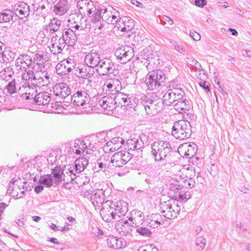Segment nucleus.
<instances>
[{
    "label": "nucleus",
    "mask_w": 251,
    "mask_h": 251,
    "mask_svg": "<svg viewBox=\"0 0 251 251\" xmlns=\"http://www.w3.org/2000/svg\"><path fill=\"white\" fill-rule=\"evenodd\" d=\"M76 71L78 72L81 77L85 79L91 78L94 74V71L91 70V68L87 65L81 68L78 67Z\"/></svg>",
    "instance_id": "obj_35"
},
{
    "label": "nucleus",
    "mask_w": 251,
    "mask_h": 251,
    "mask_svg": "<svg viewBox=\"0 0 251 251\" xmlns=\"http://www.w3.org/2000/svg\"><path fill=\"white\" fill-rule=\"evenodd\" d=\"M74 69L75 62L71 59L63 60L56 66V73L60 75H67Z\"/></svg>",
    "instance_id": "obj_15"
},
{
    "label": "nucleus",
    "mask_w": 251,
    "mask_h": 251,
    "mask_svg": "<svg viewBox=\"0 0 251 251\" xmlns=\"http://www.w3.org/2000/svg\"><path fill=\"white\" fill-rule=\"evenodd\" d=\"M16 6V5L15 6ZM30 12L29 6L24 2H20L15 8V13L20 19L27 17Z\"/></svg>",
    "instance_id": "obj_27"
},
{
    "label": "nucleus",
    "mask_w": 251,
    "mask_h": 251,
    "mask_svg": "<svg viewBox=\"0 0 251 251\" xmlns=\"http://www.w3.org/2000/svg\"><path fill=\"white\" fill-rule=\"evenodd\" d=\"M172 46L175 50L180 53H183L185 51V50L182 47L178 45L176 42L172 43Z\"/></svg>",
    "instance_id": "obj_63"
},
{
    "label": "nucleus",
    "mask_w": 251,
    "mask_h": 251,
    "mask_svg": "<svg viewBox=\"0 0 251 251\" xmlns=\"http://www.w3.org/2000/svg\"><path fill=\"white\" fill-rule=\"evenodd\" d=\"M173 202L174 203L172 204V201H169L162 203L161 212L164 213L163 216L167 219H171L176 217L180 211V207L178 203Z\"/></svg>",
    "instance_id": "obj_10"
},
{
    "label": "nucleus",
    "mask_w": 251,
    "mask_h": 251,
    "mask_svg": "<svg viewBox=\"0 0 251 251\" xmlns=\"http://www.w3.org/2000/svg\"><path fill=\"white\" fill-rule=\"evenodd\" d=\"M104 11L103 13H105L107 11L106 8L101 9L97 8V10L95 12H93V13L90 15V17H92V22L96 24L99 22H100L102 17L101 16V13L102 11Z\"/></svg>",
    "instance_id": "obj_44"
},
{
    "label": "nucleus",
    "mask_w": 251,
    "mask_h": 251,
    "mask_svg": "<svg viewBox=\"0 0 251 251\" xmlns=\"http://www.w3.org/2000/svg\"><path fill=\"white\" fill-rule=\"evenodd\" d=\"M64 39L61 36L58 40V42L51 43L50 47V52L53 54H56L60 53L66 45Z\"/></svg>",
    "instance_id": "obj_32"
},
{
    "label": "nucleus",
    "mask_w": 251,
    "mask_h": 251,
    "mask_svg": "<svg viewBox=\"0 0 251 251\" xmlns=\"http://www.w3.org/2000/svg\"><path fill=\"white\" fill-rule=\"evenodd\" d=\"M100 105L108 111H112L117 106L114 97L106 96L102 97L99 101Z\"/></svg>",
    "instance_id": "obj_22"
},
{
    "label": "nucleus",
    "mask_w": 251,
    "mask_h": 251,
    "mask_svg": "<svg viewBox=\"0 0 251 251\" xmlns=\"http://www.w3.org/2000/svg\"><path fill=\"white\" fill-rule=\"evenodd\" d=\"M123 225L124 226H130V225L128 224V222L127 220H119L117 222V224L115 225L116 228H119L118 227L123 226Z\"/></svg>",
    "instance_id": "obj_60"
},
{
    "label": "nucleus",
    "mask_w": 251,
    "mask_h": 251,
    "mask_svg": "<svg viewBox=\"0 0 251 251\" xmlns=\"http://www.w3.org/2000/svg\"><path fill=\"white\" fill-rule=\"evenodd\" d=\"M175 106L176 109L179 112H183L185 110H188L190 108V101L186 99L179 100L178 102L175 103Z\"/></svg>",
    "instance_id": "obj_36"
},
{
    "label": "nucleus",
    "mask_w": 251,
    "mask_h": 251,
    "mask_svg": "<svg viewBox=\"0 0 251 251\" xmlns=\"http://www.w3.org/2000/svg\"><path fill=\"white\" fill-rule=\"evenodd\" d=\"M39 182L47 187H50L55 184L54 180L51 174H47L41 176L39 179Z\"/></svg>",
    "instance_id": "obj_37"
},
{
    "label": "nucleus",
    "mask_w": 251,
    "mask_h": 251,
    "mask_svg": "<svg viewBox=\"0 0 251 251\" xmlns=\"http://www.w3.org/2000/svg\"><path fill=\"white\" fill-rule=\"evenodd\" d=\"M115 55L121 63H126L130 60L134 55L133 48L129 46L121 47L116 50Z\"/></svg>",
    "instance_id": "obj_13"
},
{
    "label": "nucleus",
    "mask_w": 251,
    "mask_h": 251,
    "mask_svg": "<svg viewBox=\"0 0 251 251\" xmlns=\"http://www.w3.org/2000/svg\"><path fill=\"white\" fill-rule=\"evenodd\" d=\"M190 198V193L188 192H186L184 189L181 191L176 192L175 194V200H177V201H179L181 202H186Z\"/></svg>",
    "instance_id": "obj_43"
},
{
    "label": "nucleus",
    "mask_w": 251,
    "mask_h": 251,
    "mask_svg": "<svg viewBox=\"0 0 251 251\" xmlns=\"http://www.w3.org/2000/svg\"><path fill=\"white\" fill-rule=\"evenodd\" d=\"M33 66L32 69L35 71H44L45 65V59L44 58L43 54L35 53L32 58Z\"/></svg>",
    "instance_id": "obj_24"
},
{
    "label": "nucleus",
    "mask_w": 251,
    "mask_h": 251,
    "mask_svg": "<svg viewBox=\"0 0 251 251\" xmlns=\"http://www.w3.org/2000/svg\"><path fill=\"white\" fill-rule=\"evenodd\" d=\"M151 218V221H154L157 225H160L161 223L163 221V220L161 215L158 213L152 214Z\"/></svg>",
    "instance_id": "obj_56"
},
{
    "label": "nucleus",
    "mask_w": 251,
    "mask_h": 251,
    "mask_svg": "<svg viewBox=\"0 0 251 251\" xmlns=\"http://www.w3.org/2000/svg\"><path fill=\"white\" fill-rule=\"evenodd\" d=\"M65 173L64 170L60 166H56L54 168L51 170V175H53L55 184L58 185L60 182L63 181V186L67 187L66 185L69 182L73 181L71 176L69 175V170Z\"/></svg>",
    "instance_id": "obj_8"
},
{
    "label": "nucleus",
    "mask_w": 251,
    "mask_h": 251,
    "mask_svg": "<svg viewBox=\"0 0 251 251\" xmlns=\"http://www.w3.org/2000/svg\"><path fill=\"white\" fill-rule=\"evenodd\" d=\"M31 84L34 85V86H35L36 87L40 86H44L46 84V82L45 81L39 72H38L37 71H36V73L34 76L33 81L31 82Z\"/></svg>",
    "instance_id": "obj_45"
},
{
    "label": "nucleus",
    "mask_w": 251,
    "mask_h": 251,
    "mask_svg": "<svg viewBox=\"0 0 251 251\" xmlns=\"http://www.w3.org/2000/svg\"><path fill=\"white\" fill-rule=\"evenodd\" d=\"M122 154L121 152H118L113 154L111 157L109 163H111L112 166L115 167H123L124 165L126 164V161L123 160Z\"/></svg>",
    "instance_id": "obj_33"
},
{
    "label": "nucleus",
    "mask_w": 251,
    "mask_h": 251,
    "mask_svg": "<svg viewBox=\"0 0 251 251\" xmlns=\"http://www.w3.org/2000/svg\"><path fill=\"white\" fill-rule=\"evenodd\" d=\"M104 86L107 88L106 91L108 92V95H110V96L114 97V95H116L117 93L119 92V91L116 90L114 87H108V83H105Z\"/></svg>",
    "instance_id": "obj_55"
},
{
    "label": "nucleus",
    "mask_w": 251,
    "mask_h": 251,
    "mask_svg": "<svg viewBox=\"0 0 251 251\" xmlns=\"http://www.w3.org/2000/svg\"><path fill=\"white\" fill-rule=\"evenodd\" d=\"M14 75L12 69L10 67L4 68L0 72V76L5 80L8 81Z\"/></svg>",
    "instance_id": "obj_46"
},
{
    "label": "nucleus",
    "mask_w": 251,
    "mask_h": 251,
    "mask_svg": "<svg viewBox=\"0 0 251 251\" xmlns=\"http://www.w3.org/2000/svg\"><path fill=\"white\" fill-rule=\"evenodd\" d=\"M138 102L143 105L148 114H152V110L155 109L156 107L162 101L155 93L142 94L138 96Z\"/></svg>",
    "instance_id": "obj_5"
},
{
    "label": "nucleus",
    "mask_w": 251,
    "mask_h": 251,
    "mask_svg": "<svg viewBox=\"0 0 251 251\" xmlns=\"http://www.w3.org/2000/svg\"><path fill=\"white\" fill-rule=\"evenodd\" d=\"M97 164L99 168L103 171H105L107 169H108L109 166H110L109 163V164L107 165L106 163H103V162H99V160L97 162Z\"/></svg>",
    "instance_id": "obj_62"
},
{
    "label": "nucleus",
    "mask_w": 251,
    "mask_h": 251,
    "mask_svg": "<svg viewBox=\"0 0 251 251\" xmlns=\"http://www.w3.org/2000/svg\"><path fill=\"white\" fill-rule=\"evenodd\" d=\"M107 134L105 133L104 132H102L100 133H99L98 135L97 136V140L98 142L104 143L105 142H107V140L105 139L107 136Z\"/></svg>",
    "instance_id": "obj_57"
},
{
    "label": "nucleus",
    "mask_w": 251,
    "mask_h": 251,
    "mask_svg": "<svg viewBox=\"0 0 251 251\" xmlns=\"http://www.w3.org/2000/svg\"><path fill=\"white\" fill-rule=\"evenodd\" d=\"M131 226H123L119 227V228H116L117 230L119 231L120 234L122 235H126L127 236L128 234H130L131 232L132 231L131 228H130Z\"/></svg>",
    "instance_id": "obj_51"
},
{
    "label": "nucleus",
    "mask_w": 251,
    "mask_h": 251,
    "mask_svg": "<svg viewBox=\"0 0 251 251\" xmlns=\"http://www.w3.org/2000/svg\"><path fill=\"white\" fill-rule=\"evenodd\" d=\"M129 170L130 168L129 167H125L117 172V175L120 176H124L129 173Z\"/></svg>",
    "instance_id": "obj_61"
},
{
    "label": "nucleus",
    "mask_w": 251,
    "mask_h": 251,
    "mask_svg": "<svg viewBox=\"0 0 251 251\" xmlns=\"http://www.w3.org/2000/svg\"><path fill=\"white\" fill-rule=\"evenodd\" d=\"M147 178L145 179V181L148 184L154 185L158 179L159 174L157 172V169L156 167L154 168L151 166L147 171Z\"/></svg>",
    "instance_id": "obj_26"
},
{
    "label": "nucleus",
    "mask_w": 251,
    "mask_h": 251,
    "mask_svg": "<svg viewBox=\"0 0 251 251\" xmlns=\"http://www.w3.org/2000/svg\"><path fill=\"white\" fill-rule=\"evenodd\" d=\"M71 103L74 106H80L88 104L91 100L89 94L85 90H77L71 96Z\"/></svg>",
    "instance_id": "obj_12"
},
{
    "label": "nucleus",
    "mask_w": 251,
    "mask_h": 251,
    "mask_svg": "<svg viewBox=\"0 0 251 251\" xmlns=\"http://www.w3.org/2000/svg\"><path fill=\"white\" fill-rule=\"evenodd\" d=\"M138 102V98L133 97H130L128 95V98L126 100L124 106L126 107V110H130V109H134L137 105Z\"/></svg>",
    "instance_id": "obj_40"
},
{
    "label": "nucleus",
    "mask_w": 251,
    "mask_h": 251,
    "mask_svg": "<svg viewBox=\"0 0 251 251\" xmlns=\"http://www.w3.org/2000/svg\"><path fill=\"white\" fill-rule=\"evenodd\" d=\"M129 94H125L123 92L120 91L116 95H114V99L117 105V106L121 105V106H124L126 100L128 98Z\"/></svg>",
    "instance_id": "obj_39"
},
{
    "label": "nucleus",
    "mask_w": 251,
    "mask_h": 251,
    "mask_svg": "<svg viewBox=\"0 0 251 251\" xmlns=\"http://www.w3.org/2000/svg\"><path fill=\"white\" fill-rule=\"evenodd\" d=\"M183 148H186L189 147V148L187 149V151H184V156L190 158L191 157H193L195 153V151H194V149H192V147L190 145H187V144H185L184 146H182Z\"/></svg>",
    "instance_id": "obj_53"
},
{
    "label": "nucleus",
    "mask_w": 251,
    "mask_h": 251,
    "mask_svg": "<svg viewBox=\"0 0 251 251\" xmlns=\"http://www.w3.org/2000/svg\"><path fill=\"white\" fill-rule=\"evenodd\" d=\"M36 87L29 82L28 84H24L18 89L19 95L21 96L22 98L25 100L33 99L35 96H36Z\"/></svg>",
    "instance_id": "obj_16"
},
{
    "label": "nucleus",
    "mask_w": 251,
    "mask_h": 251,
    "mask_svg": "<svg viewBox=\"0 0 251 251\" xmlns=\"http://www.w3.org/2000/svg\"><path fill=\"white\" fill-rule=\"evenodd\" d=\"M61 25V21L56 18H53L48 25V28L50 33L57 31Z\"/></svg>",
    "instance_id": "obj_38"
},
{
    "label": "nucleus",
    "mask_w": 251,
    "mask_h": 251,
    "mask_svg": "<svg viewBox=\"0 0 251 251\" xmlns=\"http://www.w3.org/2000/svg\"><path fill=\"white\" fill-rule=\"evenodd\" d=\"M128 218L129 221L132 222L130 226L135 227L142 225L144 220V215L142 211L134 209L130 213V215Z\"/></svg>",
    "instance_id": "obj_21"
},
{
    "label": "nucleus",
    "mask_w": 251,
    "mask_h": 251,
    "mask_svg": "<svg viewBox=\"0 0 251 251\" xmlns=\"http://www.w3.org/2000/svg\"><path fill=\"white\" fill-rule=\"evenodd\" d=\"M103 192L100 189L92 192L91 199L96 209L100 210L102 219L110 223L125 216L128 211V204L124 201H113L106 200L103 197Z\"/></svg>",
    "instance_id": "obj_1"
},
{
    "label": "nucleus",
    "mask_w": 251,
    "mask_h": 251,
    "mask_svg": "<svg viewBox=\"0 0 251 251\" xmlns=\"http://www.w3.org/2000/svg\"><path fill=\"white\" fill-rule=\"evenodd\" d=\"M166 75L160 70H153L146 76L145 83L148 90H154L165 85Z\"/></svg>",
    "instance_id": "obj_3"
},
{
    "label": "nucleus",
    "mask_w": 251,
    "mask_h": 251,
    "mask_svg": "<svg viewBox=\"0 0 251 251\" xmlns=\"http://www.w3.org/2000/svg\"><path fill=\"white\" fill-rule=\"evenodd\" d=\"M96 72L100 75L104 76L108 75H114L117 71L115 70L114 63L109 58L102 57L101 60L96 69Z\"/></svg>",
    "instance_id": "obj_7"
},
{
    "label": "nucleus",
    "mask_w": 251,
    "mask_h": 251,
    "mask_svg": "<svg viewBox=\"0 0 251 251\" xmlns=\"http://www.w3.org/2000/svg\"><path fill=\"white\" fill-rule=\"evenodd\" d=\"M88 165V160L83 156L77 158L74 165L68 166L67 170H69V175L73 178V180L77 177V174L83 171Z\"/></svg>",
    "instance_id": "obj_9"
},
{
    "label": "nucleus",
    "mask_w": 251,
    "mask_h": 251,
    "mask_svg": "<svg viewBox=\"0 0 251 251\" xmlns=\"http://www.w3.org/2000/svg\"><path fill=\"white\" fill-rule=\"evenodd\" d=\"M62 38L64 39L66 45L73 46L75 45L77 37L74 31L72 29H69L62 33Z\"/></svg>",
    "instance_id": "obj_29"
},
{
    "label": "nucleus",
    "mask_w": 251,
    "mask_h": 251,
    "mask_svg": "<svg viewBox=\"0 0 251 251\" xmlns=\"http://www.w3.org/2000/svg\"><path fill=\"white\" fill-rule=\"evenodd\" d=\"M192 133L190 123L185 120H179L175 122L172 127V135L179 140L189 138Z\"/></svg>",
    "instance_id": "obj_4"
},
{
    "label": "nucleus",
    "mask_w": 251,
    "mask_h": 251,
    "mask_svg": "<svg viewBox=\"0 0 251 251\" xmlns=\"http://www.w3.org/2000/svg\"><path fill=\"white\" fill-rule=\"evenodd\" d=\"M50 94L48 92H43L36 95L31 102L38 105H47V107L50 106L53 108L55 107V109H58L60 106L59 102L56 101L53 106L52 103H50Z\"/></svg>",
    "instance_id": "obj_11"
},
{
    "label": "nucleus",
    "mask_w": 251,
    "mask_h": 251,
    "mask_svg": "<svg viewBox=\"0 0 251 251\" xmlns=\"http://www.w3.org/2000/svg\"><path fill=\"white\" fill-rule=\"evenodd\" d=\"M69 9L67 0H59L58 3L54 5L53 11L57 15L62 16L67 12Z\"/></svg>",
    "instance_id": "obj_31"
},
{
    "label": "nucleus",
    "mask_w": 251,
    "mask_h": 251,
    "mask_svg": "<svg viewBox=\"0 0 251 251\" xmlns=\"http://www.w3.org/2000/svg\"><path fill=\"white\" fill-rule=\"evenodd\" d=\"M107 243L111 248L115 249H121L126 246V241L122 238H118L115 236H109L107 239Z\"/></svg>",
    "instance_id": "obj_25"
},
{
    "label": "nucleus",
    "mask_w": 251,
    "mask_h": 251,
    "mask_svg": "<svg viewBox=\"0 0 251 251\" xmlns=\"http://www.w3.org/2000/svg\"><path fill=\"white\" fill-rule=\"evenodd\" d=\"M125 143V140L120 137L113 138L111 141L106 142L103 146V151H113L120 149Z\"/></svg>",
    "instance_id": "obj_18"
},
{
    "label": "nucleus",
    "mask_w": 251,
    "mask_h": 251,
    "mask_svg": "<svg viewBox=\"0 0 251 251\" xmlns=\"http://www.w3.org/2000/svg\"><path fill=\"white\" fill-rule=\"evenodd\" d=\"M122 159L123 160L126 161L127 164V162L131 159L132 156L131 154L128 152L122 153Z\"/></svg>",
    "instance_id": "obj_64"
},
{
    "label": "nucleus",
    "mask_w": 251,
    "mask_h": 251,
    "mask_svg": "<svg viewBox=\"0 0 251 251\" xmlns=\"http://www.w3.org/2000/svg\"><path fill=\"white\" fill-rule=\"evenodd\" d=\"M2 59L6 62H10L15 58L16 54L13 51L7 50L1 52Z\"/></svg>",
    "instance_id": "obj_47"
},
{
    "label": "nucleus",
    "mask_w": 251,
    "mask_h": 251,
    "mask_svg": "<svg viewBox=\"0 0 251 251\" xmlns=\"http://www.w3.org/2000/svg\"><path fill=\"white\" fill-rule=\"evenodd\" d=\"M160 20L162 25H165L167 23L168 25H171L174 23L173 20L167 16H163Z\"/></svg>",
    "instance_id": "obj_58"
},
{
    "label": "nucleus",
    "mask_w": 251,
    "mask_h": 251,
    "mask_svg": "<svg viewBox=\"0 0 251 251\" xmlns=\"http://www.w3.org/2000/svg\"><path fill=\"white\" fill-rule=\"evenodd\" d=\"M13 19V11L5 9L0 13V23L9 22Z\"/></svg>",
    "instance_id": "obj_42"
},
{
    "label": "nucleus",
    "mask_w": 251,
    "mask_h": 251,
    "mask_svg": "<svg viewBox=\"0 0 251 251\" xmlns=\"http://www.w3.org/2000/svg\"><path fill=\"white\" fill-rule=\"evenodd\" d=\"M195 245L198 247V251H201L206 245L205 239L202 236L198 237L196 240Z\"/></svg>",
    "instance_id": "obj_50"
},
{
    "label": "nucleus",
    "mask_w": 251,
    "mask_h": 251,
    "mask_svg": "<svg viewBox=\"0 0 251 251\" xmlns=\"http://www.w3.org/2000/svg\"><path fill=\"white\" fill-rule=\"evenodd\" d=\"M102 57L100 54L96 51H91L85 57V63L91 68H95L98 67Z\"/></svg>",
    "instance_id": "obj_20"
},
{
    "label": "nucleus",
    "mask_w": 251,
    "mask_h": 251,
    "mask_svg": "<svg viewBox=\"0 0 251 251\" xmlns=\"http://www.w3.org/2000/svg\"><path fill=\"white\" fill-rule=\"evenodd\" d=\"M186 177V179L182 181L184 187L190 189L194 188L196 184L195 180L192 177Z\"/></svg>",
    "instance_id": "obj_52"
},
{
    "label": "nucleus",
    "mask_w": 251,
    "mask_h": 251,
    "mask_svg": "<svg viewBox=\"0 0 251 251\" xmlns=\"http://www.w3.org/2000/svg\"><path fill=\"white\" fill-rule=\"evenodd\" d=\"M11 191L12 192L11 194L13 195V198L15 199H18L24 197L25 193V191H21L20 193H19L14 189V188H12Z\"/></svg>",
    "instance_id": "obj_54"
},
{
    "label": "nucleus",
    "mask_w": 251,
    "mask_h": 251,
    "mask_svg": "<svg viewBox=\"0 0 251 251\" xmlns=\"http://www.w3.org/2000/svg\"><path fill=\"white\" fill-rule=\"evenodd\" d=\"M5 89L7 90V92L11 95L17 92L18 93V90L17 91V84L16 82L15 79H13L9 82L6 86Z\"/></svg>",
    "instance_id": "obj_48"
},
{
    "label": "nucleus",
    "mask_w": 251,
    "mask_h": 251,
    "mask_svg": "<svg viewBox=\"0 0 251 251\" xmlns=\"http://www.w3.org/2000/svg\"><path fill=\"white\" fill-rule=\"evenodd\" d=\"M136 227V232L140 235L145 237H151L152 235V232L150 229L144 226H138Z\"/></svg>",
    "instance_id": "obj_41"
},
{
    "label": "nucleus",
    "mask_w": 251,
    "mask_h": 251,
    "mask_svg": "<svg viewBox=\"0 0 251 251\" xmlns=\"http://www.w3.org/2000/svg\"><path fill=\"white\" fill-rule=\"evenodd\" d=\"M117 23V26H118V28L121 27V31H129L134 27L133 20L131 19H128L127 17H124L122 20L120 19L119 21H116Z\"/></svg>",
    "instance_id": "obj_28"
},
{
    "label": "nucleus",
    "mask_w": 251,
    "mask_h": 251,
    "mask_svg": "<svg viewBox=\"0 0 251 251\" xmlns=\"http://www.w3.org/2000/svg\"><path fill=\"white\" fill-rule=\"evenodd\" d=\"M182 181L183 180H172L170 184L169 194L172 195L174 199H175V194L176 192H178L184 189V186Z\"/></svg>",
    "instance_id": "obj_30"
},
{
    "label": "nucleus",
    "mask_w": 251,
    "mask_h": 251,
    "mask_svg": "<svg viewBox=\"0 0 251 251\" xmlns=\"http://www.w3.org/2000/svg\"><path fill=\"white\" fill-rule=\"evenodd\" d=\"M16 66L17 70L25 72L29 68H32V57L27 54H21L17 59Z\"/></svg>",
    "instance_id": "obj_14"
},
{
    "label": "nucleus",
    "mask_w": 251,
    "mask_h": 251,
    "mask_svg": "<svg viewBox=\"0 0 251 251\" xmlns=\"http://www.w3.org/2000/svg\"><path fill=\"white\" fill-rule=\"evenodd\" d=\"M173 152V150L169 142L158 140L151 144V154L155 162L166 160Z\"/></svg>",
    "instance_id": "obj_2"
},
{
    "label": "nucleus",
    "mask_w": 251,
    "mask_h": 251,
    "mask_svg": "<svg viewBox=\"0 0 251 251\" xmlns=\"http://www.w3.org/2000/svg\"><path fill=\"white\" fill-rule=\"evenodd\" d=\"M87 149V143L83 140L76 139L73 145H71L70 150L76 155L84 154L85 150ZM84 155V154H83Z\"/></svg>",
    "instance_id": "obj_23"
},
{
    "label": "nucleus",
    "mask_w": 251,
    "mask_h": 251,
    "mask_svg": "<svg viewBox=\"0 0 251 251\" xmlns=\"http://www.w3.org/2000/svg\"><path fill=\"white\" fill-rule=\"evenodd\" d=\"M199 85L206 92H210V85L206 81H201L199 82Z\"/></svg>",
    "instance_id": "obj_59"
},
{
    "label": "nucleus",
    "mask_w": 251,
    "mask_h": 251,
    "mask_svg": "<svg viewBox=\"0 0 251 251\" xmlns=\"http://www.w3.org/2000/svg\"><path fill=\"white\" fill-rule=\"evenodd\" d=\"M53 95L59 99H64L72 93L71 89L64 83L56 84L52 88Z\"/></svg>",
    "instance_id": "obj_17"
},
{
    "label": "nucleus",
    "mask_w": 251,
    "mask_h": 251,
    "mask_svg": "<svg viewBox=\"0 0 251 251\" xmlns=\"http://www.w3.org/2000/svg\"><path fill=\"white\" fill-rule=\"evenodd\" d=\"M139 139L134 138L127 140L126 144L124 145L125 149L128 151H134L142 148L144 145V140L146 138V135L143 134L139 136Z\"/></svg>",
    "instance_id": "obj_19"
},
{
    "label": "nucleus",
    "mask_w": 251,
    "mask_h": 251,
    "mask_svg": "<svg viewBox=\"0 0 251 251\" xmlns=\"http://www.w3.org/2000/svg\"><path fill=\"white\" fill-rule=\"evenodd\" d=\"M112 76L110 75V77H108L111 80L108 83V87H114L117 91H121L122 90V83L121 81L118 79L112 78Z\"/></svg>",
    "instance_id": "obj_49"
},
{
    "label": "nucleus",
    "mask_w": 251,
    "mask_h": 251,
    "mask_svg": "<svg viewBox=\"0 0 251 251\" xmlns=\"http://www.w3.org/2000/svg\"><path fill=\"white\" fill-rule=\"evenodd\" d=\"M83 4L87 6L88 15L89 16H90L93 12H95L97 10L96 6L94 4V2L91 0H81L78 1L77 2V7H79V8L81 9L82 7L81 5Z\"/></svg>",
    "instance_id": "obj_34"
},
{
    "label": "nucleus",
    "mask_w": 251,
    "mask_h": 251,
    "mask_svg": "<svg viewBox=\"0 0 251 251\" xmlns=\"http://www.w3.org/2000/svg\"><path fill=\"white\" fill-rule=\"evenodd\" d=\"M184 95L185 92L181 88H174L173 89H169L164 95L161 103L168 106L171 104L175 106V103L182 100Z\"/></svg>",
    "instance_id": "obj_6"
}]
</instances>
